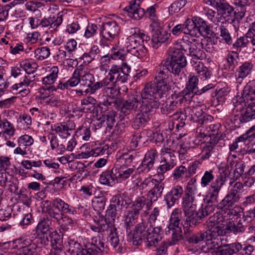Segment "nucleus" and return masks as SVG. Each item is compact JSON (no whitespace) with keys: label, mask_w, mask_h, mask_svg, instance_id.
Wrapping results in <instances>:
<instances>
[{"label":"nucleus","mask_w":255,"mask_h":255,"mask_svg":"<svg viewBox=\"0 0 255 255\" xmlns=\"http://www.w3.org/2000/svg\"><path fill=\"white\" fill-rule=\"evenodd\" d=\"M58 66H53L47 71L46 76L42 78V82L45 85H50L57 80L59 74Z\"/></svg>","instance_id":"ea45409f"},{"label":"nucleus","mask_w":255,"mask_h":255,"mask_svg":"<svg viewBox=\"0 0 255 255\" xmlns=\"http://www.w3.org/2000/svg\"><path fill=\"white\" fill-rule=\"evenodd\" d=\"M173 116L174 118H181V121L185 118V120L193 121V122L197 121L194 117V106L185 108L184 112L180 114V116L177 114H174Z\"/></svg>","instance_id":"de8ad7c7"},{"label":"nucleus","mask_w":255,"mask_h":255,"mask_svg":"<svg viewBox=\"0 0 255 255\" xmlns=\"http://www.w3.org/2000/svg\"><path fill=\"white\" fill-rule=\"evenodd\" d=\"M194 117L195 119L197 120V121L194 122L199 123L201 125L206 123L207 121L211 120L212 118L211 116L204 115L202 107L199 105L194 106Z\"/></svg>","instance_id":"49530a36"},{"label":"nucleus","mask_w":255,"mask_h":255,"mask_svg":"<svg viewBox=\"0 0 255 255\" xmlns=\"http://www.w3.org/2000/svg\"><path fill=\"white\" fill-rule=\"evenodd\" d=\"M106 202V198L104 196L95 197L92 200V205L95 211L100 213L105 209Z\"/></svg>","instance_id":"09e8293b"},{"label":"nucleus","mask_w":255,"mask_h":255,"mask_svg":"<svg viewBox=\"0 0 255 255\" xmlns=\"http://www.w3.org/2000/svg\"><path fill=\"white\" fill-rule=\"evenodd\" d=\"M33 138L27 134L21 135L17 139L18 145L23 146L26 149L28 147L33 144Z\"/></svg>","instance_id":"680f3d73"},{"label":"nucleus","mask_w":255,"mask_h":255,"mask_svg":"<svg viewBox=\"0 0 255 255\" xmlns=\"http://www.w3.org/2000/svg\"><path fill=\"white\" fill-rule=\"evenodd\" d=\"M216 202V201L213 200L206 199V201L205 202L204 204L202 205L201 207L197 212L198 217L200 219H201L213 213L216 208H217Z\"/></svg>","instance_id":"2f4dec72"},{"label":"nucleus","mask_w":255,"mask_h":255,"mask_svg":"<svg viewBox=\"0 0 255 255\" xmlns=\"http://www.w3.org/2000/svg\"><path fill=\"white\" fill-rule=\"evenodd\" d=\"M185 24L186 21H184L183 24H178L174 26L171 31L172 34L178 36L183 32L184 34H188L191 36L190 30L189 29H187Z\"/></svg>","instance_id":"864d4df0"},{"label":"nucleus","mask_w":255,"mask_h":255,"mask_svg":"<svg viewBox=\"0 0 255 255\" xmlns=\"http://www.w3.org/2000/svg\"><path fill=\"white\" fill-rule=\"evenodd\" d=\"M198 82L199 80L197 76L192 74H189L186 88L182 92L183 99H185V101L189 100L195 94L199 95L202 93L198 90Z\"/></svg>","instance_id":"f3484780"},{"label":"nucleus","mask_w":255,"mask_h":255,"mask_svg":"<svg viewBox=\"0 0 255 255\" xmlns=\"http://www.w3.org/2000/svg\"><path fill=\"white\" fill-rule=\"evenodd\" d=\"M240 199V195H236L229 191L225 197L217 204V208L219 210H223L231 208L238 202Z\"/></svg>","instance_id":"7c9ffc66"},{"label":"nucleus","mask_w":255,"mask_h":255,"mask_svg":"<svg viewBox=\"0 0 255 255\" xmlns=\"http://www.w3.org/2000/svg\"><path fill=\"white\" fill-rule=\"evenodd\" d=\"M157 6L155 4L148 7L145 11V16L148 17L150 21L149 27L151 29L161 28L162 23L158 19L156 13Z\"/></svg>","instance_id":"a878e982"},{"label":"nucleus","mask_w":255,"mask_h":255,"mask_svg":"<svg viewBox=\"0 0 255 255\" xmlns=\"http://www.w3.org/2000/svg\"><path fill=\"white\" fill-rule=\"evenodd\" d=\"M182 217L181 210L176 208L172 211L169 220V223L167 226L168 230L166 234H171V240L170 242L171 245L175 244L177 242L182 238V230L179 225Z\"/></svg>","instance_id":"9d476101"},{"label":"nucleus","mask_w":255,"mask_h":255,"mask_svg":"<svg viewBox=\"0 0 255 255\" xmlns=\"http://www.w3.org/2000/svg\"><path fill=\"white\" fill-rule=\"evenodd\" d=\"M255 2V0H236L235 4L238 8L241 15L244 16L246 11V7Z\"/></svg>","instance_id":"4d7b16f0"},{"label":"nucleus","mask_w":255,"mask_h":255,"mask_svg":"<svg viewBox=\"0 0 255 255\" xmlns=\"http://www.w3.org/2000/svg\"><path fill=\"white\" fill-rule=\"evenodd\" d=\"M165 70L160 68L153 82L147 83L140 92L128 94L124 103L121 108L124 115H128L132 111L137 112L132 124L134 128L138 129L150 120L160 105L159 99L168 91Z\"/></svg>","instance_id":"f257e3e1"},{"label":"nucleus","mask_w":255,"mask_h":255,"mask_svg":"<svg viewBox=\"0 0 255 255\" xmlns=\"http://www.w3.org/2000/svg\"><path fill=\"white\" fill-rule=\"evenodd\" d=\"M203 2L215 7L222 16L221 23H224L230 17L234 11V8L226 0H203Z\"/></svg>","instance_id":"2eb2a0df"},{"label":"nucleus","mask_w":255,"mask_h":255,"mask_svg":"<svg viewBox=\"0 0 255 255\" xmlns=\"http://www.w3.org/2000/svg\"><path fill=\"white\" fill-rule=\"evenodd\" d=\"M130 71V66L125 62H123L122 65L113 64L111 66L107 77L105 78L109 86L111 87V94L117 91L116 85L118 83H123L127 81Z\"/></svg>","instance_id":"423d86ee"},{"label":"nucleus","mask_w":255,"mask_h":255,"mask_svg":"<svg viewBox=\"0 0 255 255\" xmlns=\"http://www.w3.org/2000/svg\"><path fill=\"white\" fill-rule=\"evenodd\" d=\"M204 44L198 39L193 38L188 43H185L180 46L181 51L187 54L196 58L197 60L206 58V54L203 50Z\"/></svg>","instance_id":"4468645a"},{"label":"nucleus","mask_w":255,"mask_h":255,"mask_svg":"<svg viewBox=\"0 0 255 255\" xmlns=\"http://www.w3.org/2000/svg\"><path fill=\"white\" fill-rule=\"evenodd\" d=\"M99 182L101 184L111 187L115 185L117 182V178L114 168L113 167L111 170H106L103 172L100 176Z\"/></svg>","instance_id":"72a5a7b5"},{"label":"nucleus","mask_w":255,"mask_h":255,"mask_svg":"<svg viewBox=\"0 0 255 255\" xmlns=\"http://www.w3.org/2000/svg\"><path fill=\"white\" fill-rule=\"evenodd\" d=\"M76 125L72 121L58 123L52 127L54 131L60 137L66 138L69 136L73 130L75 128Z\"/></svg>","instance_id":"aec40b11"},{"label":"nucleus","mask_w":255,"mask_h":255,"mask_svg":"<svg viewBox=\"0 0 255 255\" xmlns=\"http://www.w3.org/2000/svg\"><path fill=\"white\" fill-rule=\"evenodd\" d=\"M182 206L186 216H193L196 209L194 197L189 193H185L182 198Z\"/></svg>","instance_id":"4be33fe9"},{"label":"nucleus","mask_w":255,"mask_h":255,"mask_svg":"<svg viewBox=\"0 0 255 255\" xmlns=\"http://www.w3.org/2000/svg\"><path fill=\"white\" fill-rule=\"evenodd\" d=\"M53 207L57 209L61 214L64 215H75L77 214L76 208L70 205L60 198L55 199L52 202Z\"/></svg>","instance_id":"bb28decb"},{"label":"nucleus","mask_w":255,"mask_h":255,"mask_svg":"<svg viewBox=\"0 0 255 255\" xmlns=\"http://www.w3.org/2000/svg\"><path fill=\"white\" fill-rule=\"evenodd\" d=\"M108 241L118 253H122L123 251V239L120 238L117 229L114 226L110 228L109 234L108 236Z\"/></svg>","instance_id":"5701e85b"},{"label":"nucleus","mask_w":255,"mask_h":255,"mask_svg":"<svg viewBox=\"0 0 255 255\" xmlns=\"http://www.w3.org/2000/svg\"><path fill=\"white\" fill-rule=\"evenodd\" d=\"M139 215L134 214L133 212L128 211L125 219L127 231L130 230L131 228L135 224L138 218Z\"/></svg>","instance_id":"bf43d9fd"},{"label":"nucleus","mask_w":255,"mask_h":255,"mask_svg":"<svg viewBox=\"0 0 255 255\" xmlns=\"http://www.w3.org/2000/svg\"><path fill=\"white\" fill-rule=\"evenodd\" d=\"M160 165L157 167V173L159 180L149 190L147 196V206H152L153 202L157 201L161 197L164 189V183L162 182L164 179V174L172 169L176 164V158L170 148L163 147L160 151Z\"/></svg>","instance_id":"f03ea898"},{"label":"nucleus","mask_w":255,"mask_h":255,"mask_svg":"<svg viewBox=\"0 0 255 255\" xmlns=\"http://www.w3.org/2000/svg\"><path fill=\"white\" fill-rule=\"evenodd\" d=\"M163 230L160 226H150L147 228V233L144 237L143 241L145 246L148 248L155 247L162 239Z\"/></svg>","instance_id":"dca6fc26"},{"label":"nucleus","mask_w":255,"mask_h":255,"mask_svg":"<svg viewBox=\"0 0 255 255\" xmlns=\"http://www.w3.org/2000/svg\"><path fill=\"white\" fill-rule=\"evenodd\" d=\"M230 91V88L225 86L222 88L218 87L216 89L215 98L218 102L222 103L225 102L226 97Z\"/></svg>","instance_id":"6e6d98bb"},{"label":"nucleus","mask_w":255,"mask_h":255,"mask_svg":"<svg viewBox=\"0 0 255 255\" xmlns=\"http://www.w3.org/2000/svg\"><path fill=\"white\" fill-rule=\"evenodd\" d=\"M185 99L182 98H177L175 100H169L167 102L165 106L161 107V111L163 114H169L176 110L179 105H180Z\"/></svg>","instance_id":"79ce46f5"},{"label":"nucleus","mask_w":255,"mask_h":255,"mask_svg":"<svg viewBox=\"0 0 255 255\" xmlns=\"http://www.w3.org/2000/svg\"><path fill=\"white\" fill-rule=\"evenodd\" d=\"M253 64L252 62L246 61L242 64L236 70L235 77L238 83L241 84L243 80L250 75L253 71Z\"/></svg>","instance_id":"c85d7f7f"},{"label":"nucleus","mask_w":255,"mask_h":255,"mask_svg":"<svg viewBox=\"0 0 255 255\" xmlns=\"http://www.w3.org/2000/svg\"><path fill=\"white\" fill-rule=\"evenodd\" d=\"M168 52L170 57L166 62L165 69L175 75H179L187 65L186 57L181 49L175 46L170 47Z\"/></svg>","instance_id":"0eeeda50"},{"label":"nucleus","mask_w":255,"mask_h":255,"mask_svg":"<svg viewBox=\"0 0 255 255\" xmlns=\"http://www.w3.org/2000/svg\"><path fill=\"white\" fill-rule=\"evenodd\" d=\"M249 41L246 35L245 36H241L233 43L232 48L235 52H240L243 48L247 47Z\"/></svg>","instance_id":"8fccbe9b"},{"label":"nucleus","mask_w":255,"mask_h":255,"mask_svg":"<svg viewBox=\"0 0 255 255\" xmlns=\"http://www.w3.org/2000/svg\"><path fill=\"white\" fill-rule=\"evenodd\" d=\"M183 192L182 186L179 185L173 186L169 191L167 192L164 196V201L168 209L171 208L178 201Z\"/></svg>","instance_id":"a211bd4d"},{"label":"nucleus","mask_w":255,"mask_h":255,"mask_svg":"<svg viewBox=\"0 0 255 255\" xmlns=\"http://www.w3.org/2000/svg\"><path fill=\"white\" fill-rule=\"evenodd\" d=\"M191 63L193 69L198 74L199 76L201 77V78L207 79L210 78L211 75V72L202 62L198 60L195 61L194 60H192Z\"/></svg>","instance_id":"58836bf2"},{"label":"nucleus","mask_w":255,"mask_h":255,"mask_svg":"<svg viewBox=\"0 0 255 255\" xmlns=\"http://www.w3.org/2000/svg\"><path fill=\"white\" fill-rule=\"evenodd\" d=\"M87 245L93 249H96L98 252L100 253L102 250L104 249L105 243L101 237L98 236L92 238L91 242Z\"/></svg>","instance_id":"13d9d810"},{"label":"nucleus","mask_w":255,"mask_h":255,"mask_svg":"<svg viewBox=\"0 0 255 255\" xmlns=\"http://www.w3.org/2000/svg\"><path fill=\"white\" fill-rule=\"evenodd\" d=\"M48 139L50 141L52 150L56 149V152L58 154H62L65 152L66 150L65 145L63 144H59L58 137L54 133H49L48 134Z\"/></svg>","instance_id":"37998d69"},{"label":"nucleus","mask_w":255,"mask_h":255,"mask_svg":"<svg viewBox=\"0 0 255 255\" xmlns=\"http://www.w3.org/2000/svg\"><path fill=\"white\" fill-rule=\"evenodd\" d=\"M41 204L42 211L47 214L49 216V218L55 219L57 223H58L62 217V214H61L60 212L59 213L55 211V208L53 207L52 203L46 200L43 201Z\"/></svg>","instance_id":"c9c22d12"},{"label":"nucleus","mask_w":255,"mask_h":255,"mask_svg":"<svg viewBox=\"0 0 255 255\" xmlns=\"http://www.w3.org/2000/svg\"><path fill=\"white\" fill-rule=\"evenodd\" d=\"M242 249L239 243H234L224 246L221 245L219 249L214 252L213 255H232L239 252Z\"/></svg>","instance_id":"c756f323"},{"label":"nucleus","mask_w":255,"mask_h":255,"mask_svg":"<svg viewBox=\"0 0 255 255\" xmlns=\"http://www.w3.org/2000/svg\"><path fill=\"white\" fill-rule=\"evenodd\" d=\"M50 54V49L47 47L37 48L34 50V57L39 60H43L48 58Z\"/></svg>","instance_id":"5fc2aeb1"},{"label":"nucleus","mask_w":255,"mask_h":255,"mask_svg":"<svg viewBox=\"0 0 255 255\" xmlns=\"http://www.w3.org/2000/svg\"><path fill=\"white\" fill-rule=\"evenodd\" d=\"M246 165L245 162L240 159L236 154L230 153L227 158V165L225 170H229V167L233 169L231 176V180L229 182L232 185L234 181L237 180L243 175Z\"/></svg>","instance_id":"f8f14e48"},{"label":"nucleus","mask_w":255,"mask_h":255,"mask_svg":"<svg viewBox=\"0 0 255 255\" xmlns=\"http://www.w3.org/2000/svg\"><path fill=\"white\" fill-rule=\"evenodd\" d=\"M227 221L232 220L235 221V219L238 220L240 218L241 214L234 208L224 209Z\"/></svg>","instance_id":"338daca9"},{"label":"nucleus","mask_w":255,"mask_h":255,"mask_svg":"<svg viewBox=\"0 0 255 255\" xmlns=\"http://www.w3.org/2000/svg\"><path fill=\"white\" fill-rule=\"evenodd\" d=\"M246 105L242 113L240 121L247 123L255 119V80L250 81L244 88Z\"/></svg>","instance_id":"6e6552de"},{"label":"nucleus","mask_w":255,"mask_h":255,"mask_svg":"<svg viewBox=\"0 0 255 255\" xmlns=\"http://www.w3.org/2000/svg\"><path fill=\"white\" fill-rule=\"evenodd\" d=\"M185 21V26L187 29L190 30L191 37L199 38L201 35L199 27L203 23H205L204 20L200 17H194L193 18H188Z\"/></svg>","instance_id":"412c9836"},{"label":"nucleus","mask_w":255,"mask_h":255,"mask_svg":"<svg viewBox=\"0 0 255 255\" xmlns=\"http://www.w3.org/2000/svg\"><path fill=\"white\" fill-rule=\"evenodd\" d=\"M160 28L151 29L154 31L151 38L152 46L155 49L158 48L162 43L168 41L171 34L165 30H160Z\"/></svg>","instance_id":"393cba45"},{"label":"nucleus","mask_w":255,"mask_h":255,"mask_svg":"<svg viewBox=\"0 0 255 255\" xmlns=\"http://www.w3.org/2000/svg\"><path fill=\"white\" fill-rule=\"evenodd\" d=\"M76 135L85 141H88L91 137L90 129L86 127L79 128L76 131Z\"/></svg>","instance_id":"0e129e2a"},{"label":"nucleus","mask_w":255,"mask_h":255,"mask_svg":"<svg viewBox=\"0 0 255 255\" xmlns=\"http://www.w3.org/2000/svg\"><path fill=\"white\" fill-rule=\"evenodd\" d=\"M52 220L49 217L41 219L36 227V232L38 235L47 234L52 229Z\"/></svg>","instance_id":"e433bc0d"},{"label":"nucleus","mask_w":255,"mask_h":255,"mask_svg":"<svg viewBox=\"0 0 255 255\" xmlns=\"http://www.w3.org/2000/svg\"><path fill=\"white\" fill-rule=\"evenodd\" d=\"M137 160L138 157L135 152H119L116 154V161L113 168L117 178V182H122L131 176L133 177L136 173L135 167L128 166L136 162Z\"/></svg>","instance_id":"20e7f679"},{"label":"nucleus","mask_w":255,"mask_h":255,"mask_svg":"<svg viewBox=\"0 0 255 255\" xmlns=\"http://www.w3.org/2000/svg\"><path fill=\"white\" fill-rule=\"evenodd\" d=\"M60 226V232H65L72 228L76 221L66 215L62 214V217L57 223Z\"/></svg>","instance_id":"a18cd8bd"},{"label":"nucleus","mask_w":255,"mask_h":255,"mask_svg":"<svg viewBox=\"0 0 255 255\" xmlns=\"http://www.w3.org/2000/svg\"><path fill=\"white\" fill-rule=\"evenodd\" d=\"M20 65L26 73L28 74L33 73L37 67V65L35 63L30 62L27 60L23 61Z\"/></svg>","instance_id":"e2e57ef3"},{"label":"nucleus","mask_w":255,"mask_h":255,"mask_svg":"<svg viewBox=\"0 0 255 255\" xmlns=\"http://www.w3.org/2000/svg\"><path fill=\"white\" fill-rule=\"evenodd\" d=\"M111 226H114L110 223H108L106 218L103 216H99L94 219V223L90 225V229L94 232L102 233L106 231H110Z\"/></svg>","instance_id":"cd10ccee"},{"label":"nucleus","mask_w":255,"mask_h":255,"mask_svg":"<svg viewBox=\"0 0 255 255\" xmlns=\"http://www.w3.org/2000/svg\"><path fill=\"white\" fill-rule=\"evenodd\" d=\"M131 35L122 39V43L128 52L139 59L146 60L148 59L147 50L144 45L150 40L149 36L138 28L130 32Z\"/></svg>","instance_id":"7ed1b4c3"},{"label":"nucleus","mask_w":255,"mask_h":255,"mask_svg":"<svg viewBox=\"0 0 255 255\" xmlns=\"http://www.w3.org/2000/svg\"><path fill=\"white\" fill-rule=\"evenodd\" d=\"M147 199L144 196H141L137 198L132 203L130 206V211L139 215L140 211L145 206L147 211L151 209V206L149 208L147 206Z\"/></svg>","instance_id":"4c0bfd02"},{"label":"nucleus","mask_w":255,"mask_h":255,"mask_svg":"<svg viewBox=\"0 0 255 255\" xmlns=\"http://www.w3.org/2000/svg\"><path fill=\"white\" fill-rule=\"evenodd\" d=\"M3 134L7 135L9 137L13 135L15 132V128L12 124L8 122L6 119H4V123L3 124L2 127Z\"/></svg>","instance_id":"774afa93"},{"label":"nucleus","mask_w":255,"mask_h":255,"mask_svg":"<svg viewBox=\"0 0 255 255\" xmlns=\"http://www.w3.org/2000/svg\"><path fill=\"white\" fill-rule=\"evenodd\" d=\"M52 250H63V235H60L57 231H54L49 235Z\"/></svg>","instance_id":"c03bdc74"},{"label":"nucleus","mask_w":255,"mask_h":255,"mask_svg":"<svg viewBox=\"0 0 255 255\" xmlns=\"http://www.w3.org/2000/svg\"><path fill=\"white\" fill-rule=\"evenodd\" d=\"M237 52L233 51L229 53L227 56V61L229 68H231L232 71L234 70L235 67L238 64V55Z\"/></svg>","instance_id":"052dcab7"},{"label":"nucleus","mask_w":255,"mask_h":255,"mask_svg":"<svg viewBox=\"0 0 255 255\" xmlns=\"http://www.w3.org/2000/svg\"><path fill=\"white\" fill-rule=\"evenodd\" d=\"M214 179V175L212 170L206 171L201 179V185L203 187H206L209 185Z\"/></svg>","instance_id":"69168bd1"},{"label":"nucleus","mask_w":255,"mask_h":255,"mask_svg":"<svg viewBox=\"0 0 255 255\" xmlns=\"http://www.w3.org/2000/svg\"><path fill=\"white\" fill-rule=\"evenodd\" d=\"M206 231L204 232H198L191 235H186V241L191 244H197L201 241H204L206 238Z\"/></svg>","instance_id":"603ef678"},{"label":"nucleus","mask_w":255,"mask_h":255,"mask_svg":"<svg viewBox=\"0 0 255 255\" xmlns=\"http://www.w3.org/2000/svg\"><path fill=\"white\" fill-rule=\"evenodd\" d=\"M215 149V142H207L202 147L201 158L205 160L209 158L214 151Z\"/></svg>","instance_id":"3c124183"},{"label":"nucleus","mask_w":255,"mask_h":255,"mask_svg":"<svg viewBox=\"0 0 255 255\" xmlns=\"http://www.w3.org/2000/svg\"><path fill=\"white\" fill-rule=\"evenodd\" d=\"M147 225L145 222H142L135 226L133 233V243L135 244H140L146 236L148 228Z\"/></svg>","instance_id":"473e14b6"},{"label":"nucleus","mask_w":255,"mask_h":255,"mask_svg":"<svg viewBox=\"0 0 255 255\" xmlns=\"http://www.w3.org/2000/svg\"><path fill=\"white\" fill-rule=\"evenodd\" d=\"M88 89L85 91L86 92H89L91 94H95L96 91L100 88H104L102 93H100L97 97V101L101 105H103L107 107H111L118 109L119 107V102L117 98L111 95H109L108 91H111V87L109 86L105 78L101 81L96 83L92 82V84L89 85Z\"/></svg>","instance_id":"39448f33"},{"label":"nucleus","mask_w":255,"mask_h":255,"mask_svg":"<svg viewBox=\"0 0 255 255\" xmlns=\"http://www.w3.org/2000/svg\"><path fill=\"white\" fill-rule=\"evenodd\" d=\"M201 12L207 17L208 19L216 25H219L220 23H221V19L222 18H221L222 16L220 15L219 12H217L208 7H203Z\"/></svg>","instance_id":"a19ab883"},{"label":"nucleus","mask_w":255,"mask_h":255,"mask_svg":"<svg viewBox=\"0 0 255 255\" xmlns=\"http://www.w3.org/2000/svg\"><path fill=\"white\" fill-rule=\"evenodd\" d=\"M223 231L217 227H211L206 231V238L204 241L206 243V249L204 251L210 252L213 255L214 252L218 250L222 245L221 235Z\"/></svg>","instance_id":"9b49d317"},{"label":"nucleus","mask_w":255,"mask_h":255,"mask_svg":"<svg viewBox=\"0 0 255 255\" xmlns=\"http://www.w3.org/2000/svg\"><path fill=\"white\" fill-rule=\"evenodd\" d=\"M230 174L228 170H223L216 179L211 183L207 193L206 199L218 201L219 194Z\"/></svg>","instance_id":"ddd939ff"},{"label":"nucleus","mask_w":255,"mask_h":255,"mask_svg":"<svg viewBox=\"0 0 255 255\" xmlns=\"http://www.w3.org/2000/svg\"><path fill=\"white\" fill-rule=\"evenodd\" d=\"M225 214L224 209L221 210V211L217 212L213 216L210 217L207 222L208 229L211 227H217L221 229L220 224L227 221Z\"/></svg>","instance_id":"f704fd0d"},{"label":"nucleus","mask_w":255,"mask_h":255,"mask_svg":"<svg viewBox=\"0 0 255 255\" xmlns=\"http://www.w3.org/2000/svg\"><path fill=\"white\" fill-rule=\"evenodd\" d=\"M75 73L79 75L80 79V85L88 87L95 82V77L93 74L90 73L88 69L83 65H80L75 69Z\"/></svg>","instance_id":"b1692460"},{"label":"nucleus","mask_w":255,"mask_h":255,"mask_svg":"<svg viewBox=\"0 0 255 255\" xmlns=\"http://www.w3.org/2000/svg\"><path fill=\"white\" fill-rule=\"evenodd\" d=\"M139 2V0H132L124 8L129 17L136 20L141 19L145 14L144 9L140 6Z\"/></svg>","instance_id":"6ab92c4d"},{"label":"nucleus","mask_w":255,"mask_h":255,"mask_svg":"<svg viewBox=\"0 0 255 255\" xmlns=\"http://www.w3.org/2000/svg\"><path fill=\"white\" fill-rule=\"evenodd\" d=\"M120 32V27L116 21L103 23L100 29L99 44L103 47H109L118 38Z\"/></svg>","instance_id":"1a4fd4ad"}]
</instances>
